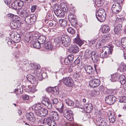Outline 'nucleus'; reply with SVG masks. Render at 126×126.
Instances as JSON below:
<instances>
[{
	"label": "nucleus",
	"instance_id": "nucleus-19",
	"mask_svg": "<svg viewBox=\"0 0 126 126\" xmlns=\"http://www.w3.org/2000/svg\"><path fill=\"white\" fill-rule=\"evenodd\" d=\"M50 116L54 120H58L59 118V117L57 112L55 111H53L50 113Z\"/></svg>",
	"mask_w": 126,
	"mask_h": 126
},
{
	"label": "nucleus",
	"instance_id": "nucleus-33",
	"mask_svg": "<svg viewBox=\"0 0 126 126\" xmlns=\"http://www.w3.org/2000/svg\"><path fill=\"white\" fill-rule=\"evenodd\" d=\"M110 38V34H105L102 36V41L104 42H106L108 41Z\"/></svg>",
	"mask_w": 126,
	"mask_h": 126
},
{
	"label": "nucleus",
	"instance_id": "nucleus-4",
	"mask_svg": "<svg viewBox=\"0 0 126 126\" xmlns=\"http://www.w3.org/2000/svg\"><path fill=\"white\" fill-rule=\"evenodd\" d=\"M64 84L68 87H72L74 85V82L72 79L69 77H65L62 79Z\"/></svg>",
	"mask_w": 126,
	"mask_h": 126
},
{
	"label": "nucleus",
	"instance_id": "nucleus-63",
	"mask_svg": "<svg viewBox=\"0 0 126 126\" xmlns=\"http://www.w3.org/2000/svg\"><path fill=\"white\" fill-rule=\"evenodd\" d=\"M114 43L116 46L119 47L120 45L121 42L118 40H115Z\"/></svg>",
	"mask_w": 126,
	"mask_h": 126
},
{
	"label": "nucleus",
	"instance_id": "nucleus-9",
	"mask_svg": "<svg viewBox=\"0 0 126 126\" xmlns=\"http://www.w3.org/2000/svg\"><path fill=\"white\" fill-rule=\"evenodd\" d=\"M35 16L34 15H30L29 14L25 18V20L27 24H31L32 22H34L35 20Z\"/></svg>",
	"mask_w": 126,
	"mask_h": 126
},
{
	"label": "nucleus",
	"instance_id": "nucleus-62",
	"mask_svg": "<svg viewBox=\"0 0 126 126\" xmlns=\"http://www.w3.org/2000/svg\"><path fill=\"white\" fill-rule=\"evenodd\" d=\"M64 63L66 64V65H68V64L70 63V61H69L68 59L67 58H65L64 60Z\"/></svg>",
	"mask_w": 126,
	"mask_h": 126
},
{
	"label": "nucleus",
	"instance_id": "nucleus-45",
	"mask_svg": "<svg viewBox=\"0 0 126 126\" xmlns=\"http://www.w3.org/2000/svg\"><path fill=\"white\" fill-rule=\"evenodd\" d=\"M40 44H41L39 43L38 41L37 42H36L33 44V46L34 48H39L41 47Z\"/></svg>",
	"mask_w": 126,
	"mask_h": 126
},
{
	"label": "nucleus",
	"instance_id": "nucleus-5",
	"mask_svg": "<svg viewBox=\"0 0 126 126\" xmlns=\"http://www.w3.org/2000/svg\"><path fill=\"white\" fill-rule=\"evenodd\" d=\"M26 117L27 121L31 125H33L36 122V119L33 113L31 112L26 114Z\"/></svg>",
	"mask_w": 126,
	"mask_h": 126
},
{
	"label": "nucleus",
	"instance_id": "nucleus-1",
	"mask_svg": "<svg viewBox=\"0 0 126 126\" xmlns=\"http://www.w3.org/2000/svg\"><path fill=\"white\" fill-rule=\"evenodd\" d=\"M96 16L98 21L101 22H103L105 19L106 16L104 10L102 8L99 9L96 13Z\"/></svg>",
	"mask_w": 126,
	"mask_h": 126
},
{
	"label": "nucleus",
	"instance_id": "nucleus-38",
	"mask_svg": "<svg viewBox=\"0 0 126 126\" xmlns=\"http://www.w3.org/2000/svg\"><path fill=\"white\" fill-rule=\"evenodd\" d=\"M52 94L54 95L55 96L58 94L59 93V90L58 87H54Z\"/></svg>",
	"mask_w": 126,
	"mask_h": 126
},
{
	"label": "nucleus",
	"instance_id": "nucleus-42",
	"mask_svg": "<svg viewBox=\"0 0 126 126\" xmlns=\"http://www.w3.org/2000/svg\"><path fill=\"white\" fill-rule=\"evenodd\" d=\"M120 81L121 84L124 85V84H125L126 80L125 77L124 75H121V76L120 77Z\"/></svg>",
	"mask_w": 126,
	"mask_h": 126
},
{
	"label": "nucleus",
	"instance_id": "nucleus-11",
	"mask_svg": "<svg viewBox=\"0 0 126 126\" xmlns=\"http://www.w3.org/2000/svg\"><path fill=\"white\" fill-rule=\"evenodd\" d=\"M18 15L21 17L25 18L30 14L28 12L22 9H20L17 11Z\"/></svg>",
	"mask_w": 126,
	"mask_h": 126
},
{
	"label": "nucleus",
	"instance_id": "nucleus-27",
	"mask_svg": "<svg viewBox=\"0 0 126 126\" xmlns=\"http://www.w3.org/2000/svg\"><path fill=\"white\" fill-rule=\"evenodd\" d=\"M38 36V33L33 32V33L30 36H29V39L27 40V42H29L31 40L33 39L36 40V38Z\"/></svg>",
	"mask_w": 126,
	"mask_h": 126
},
{
	"label": "nucleus",
	"instance_id": "nucleus-64",
	"mask_svg": "<svg viewBox=\"0 0 126 126\" xmlns=\"http://www.w3.org/2000/svg\"><path fill=\"white\" fill-rule=\"evenodd\" d=\"M96 4L97 6L98 7H100L103 4V3L101 2L100 1H98L96 2Z\"/></svg>",
	"mask_w": 126,
	"mask_h": 126
},
{
	"label": "nucleus",
	"instance_id": "nucleus-10",
	"mask_svg": "<svg viewBox=\"0 0 126 126\" xmlns=\"http://www.w3.org/2000/svg\"><path fill=\"white\" fill-rule=\"evenodd\" d=\"M96 123L99 126H107L104 119L102 118H98L96 119Z\"/></svg>",
	"mask_w": 126,
	"mask_h": 126
},
{
	"label": "nucleus",
	"instance_id": "nucleus-14",
	"mask_svg": "<svg viewBox=\"0 0 126 126\" xmlns=\"http://www.w3.org/2000/svg\"><path fill=\"white\" fill-rule=\"evenodd\" d=\"M122 29V24H118L114 28V33L118 35L120 33Z\"/></svg>",
	"mask_w": 126,
	"mask_h": 126
},
{
	"label": "nucleus",
	"instance_id": "nucleus-44",
	"mask_svg": "<svg viewBox=\"0 0 126 126\" xmlns=\"http://www.w3.org/2000/svg\"><path fill=\"white\" fill-rule=\"evenodd\" d=\"M68 32L71 34H74L75 33V30L73 28L70 27L67 29Z\"/></svg>",
	"mask_w": 126,
	"mask_h": 126
},
{
	"label": "nucleus",
	"instance_id": "nucleus-16",
	"mask_svg": "<svg viewBox=\"0 0 126 126\" xmlns=\"http://www.w3.org/2000/svg\"><path fill=\"white\" fill-rule=\"evenodd\" d=\"M121 75L119 74L115 73L111 75V78L110 80L112 82H115L116 81H120V77Z\"/></svg>",
	"mask_w": 126,
	"mask_h": 126
},
{
	"label": "nucleus",
	"instance_id": "nucleus-8",
	"mask_svg": "<svg viewBox=\"0 0 126 126\" xmlns=\"http://www.w3.org/2000/svg\"><path fill=\"white\" fill-rule=\"evenodd\" d=\"M116 98L115 96L112 95L108 96L106 97L105 101L109 104H112L115 101Z\"/></svg>",
	"mask_w": 126,
	"mask_h": 126
},
{
	"label": "nucleus",
	"instance_id": "nucleus-26",
	"mask_svg": "<svg viewBox=\"0 0 126 126\" xmlns=\"http://www.w3.org/2000/svg\"><path fill=\"white\" fill-rule=\"evenodd\" d=\"M74 43L78 44L79 46H81L83 44V42L80 39L79 37H77L74 39Z\"/></svg>",
	"mask_w": 126,
	"mask_h": 126
},
{
	"label": "nucleus",
	"instance_id": "nucleus-47",
	"mask_svg": "<svg viewBox=\"0 0 126 126\" xmlns=\"http://www.w3.org/2000/svg\"><path fill=\"white\" fill-rule=\"evenodd\" d=\"M17 0L15 1V2H13L11 4V7L14 9H17L18 8V6L17 5Z\"/></svg>",
	"mask_w": 126,
	"mask_h": 126
},
{
	"label": "nucleus",
	"instance_id": "nucleus-39",
	"mask_svg": "<svg viewBox=\"0 0 126 126\" xmlns=\"http://www.w3.org/2000/svg\"><path fill=\"white\" fill-rule=\"evenodd\" d=\"M121 7L120 5L118 7H117L114 9H113L112 10L113 12L115 14L119 13L121 11Z\"/></svg>",
	"mask_w": 126,
	"mask_h": 126
},
{
	"label": "nucleus",
	"instance_id": "nucleus-54",
	"mask_svg": "<svg viewBox=\"0 0 126 126\" xmlns=\"http://www.w3.org/2000/svg\"><path fill=\"white\" fill-rule=\"evenodd\" d=\"M71 25L74 27H76L78 24V23L76 21V19L74 21H72L70 22Z\"/></svg>",
	"mask_w": 126,
	"mask_h": 126
},
{
	"label": "nucleus",
	"instance_id": "nucleus-61",
	"mask_svg": "<svg viewBox=\"0 0 126 126\" xmlns=\"http://www.w3.org/2000/svg\"><path fill=\"white\" fill-rule=\"evenodd\" d=\"M54 12H56V11H58V10H60V9H59V7L57 4L55 5L54 6Z\"/></svg>",
	"mask_w": 126,
	"mask_h": 126
},
{
	"label": "nucleus",
	"instance_id": "nucleus-36",
	"mask_svg": "<svg viewBox=\"0 0 126 126\" xmlns=\"http://www.w3.org/2000/svg\"><path fill=\"white\" fill-rule=\"evenodd\" d=\"M109 122L111 123H113L115 121V117L113 114H110L109 116Z\"/></svg>",
	"mask_w": 126,
	"mask_h": 126
},
{
	"label": "nucleus",
	"instance_id": "nucleus-57",
	"mask_svg": "<svg viewBox=\"0 0 126 126\" xmlns=\"http://www.w3.org/2000/svg\"><path fill=\"white\" fill-rule=\"evenodd\" d=\"M54 89V87H48L46 89V91L48 92H51L52 93V92L53 89Z\"/></svg>",
	"mask_w": 126,
	"mask_h": 126
},
{
	"label": "nucleus",
	"instance_id": "nucleus-20",
	"mask_svg": "<svg viewBox=\"0 0 126 126\" xmlns=\"http://www.w3.org/2000/svg\"><path fill=\"white\" fill-rule=\"evenodd\" d=\"M42 108L41 104H36L32 107V109H34L35 113L36 115V112H39Z\"/></svg>",
	"mask_w": 126,
	"mask_h": 126
},
{
	"label": "nucleus",
	"instance_id": "nucleus-60",
	"mask_svg": "<svg viewBox=\"0 0 126 126\" xmlns=\"http://www.w3.org/2000/svg\"><path fill=\"white\" fill-rule=\"evenodd\" d=\"M64 126H78L77 124L74 123L71 125L69 123H66L65 124Z\"/></svg>",
	"mask_w": 126,
	"mask_h": 126
},
{
	"label": "nucleus",
	"instance_id": "nucleus-56",
	"mask_svg": "<svg viewBox=\"0 0 126 126\" xmlns=\"http://www.w3.org/2000/svg\"><path fill=\"white\" fill-rule=\"evenodd\" d=\"M22 98L24 100H28L29 99V96L26 95L24 94L22 96Z\"/></svg>",
	"mask_w": 126,
	"mask_h": 126
},
{
	"label": "nucleus",
	"instance_id": "nucleus-43",
	"mask_svg": "<svg viewBox=\"0 0 126 126\" xmlns=\"http://www.w3.org/2000/svg\"><path fill=\"white\" fill-rule=\"evenodd\" d=\"M17 3L18 8L19 9L21 8L24 5V3L23 1L19 0H17Z\"/></svg>",
	"mask_w": 126,
	"mask_h": 126
},
{
	"label": "nucleus",
	"instance_id": "nucleus-15",
	"mask_svg": "<svg viewBox=\"0 0 126 126\" xmlns=\"http://www.w3.org/2000/svg\"><path fill=\"white\" fill-rule=\"evenodd\" d=\"M84 68L86 72L89 74H92L95 72L92 67L90 65L85 66Z\"/></svg>",
	"mask_w": 126,
	"mask_h": 126
},
{
	"label": "nucleus",
	"instance_id": "nucleus-3",
	"mask_svg": "<svg viewBox=\"0 0 126 126\" xmlns=\"http://www.w3.org/2000/svg\"><path fill=\"white\" fill-rule=\"evenodd\" d=\"M60 40V44L65 47H67L70 44V38L67 35L62 37Z\"/></svg>",
	"mask_w": 126,
	"mask_h": 126
},
{
	"label": "nucleus",
	"instance_id": "nucleus-12",
	"mask_svg": "<svg viewBox=\"0 0 126 126\" xmlns=\"http://www.w3.org/2000/svg\"><path fill=\"white\" fill-rule=\"evenodd\" d=\"M48 111L45 109L42 108L39 112H36V115L39 116H45L48 114Z\"/></svg>",
	"mask_w": 126,
	"mask_h": 126
},
{
	"label": "nucleus",
	"instance_id": "nucleus-21",
	"mask_svg": "<svg viewBox=\"0 0 126 126\" xmlns=\"http://www.w3.org/2000/svg\"><path fill=\"white\" fill-rule=\"evenodd\" d=\"M69 51L72 53H75L78 52L79 51L78 47L77 46L74 45L70 47Z\"/></svg>",
	"mask_w": 126,
	"mask_h": 126
},
{
	"label": "nucleus",
	"instance_id": "nucleus-29",
	"mask_svg": "<svg viewBox=\"0 0 126 126\" xmlns=\"http://www.w3.org/2000/svg\"><path fill=\"white\" fill-rule=\"evenodd\" d=\"M60 9L63 11L64 12H67L68 9L66 4L63 3H62L60 5Z\"/></svg>",
	"mask_w": 126,
	"mask_h": 126
},
{
	"label": "nucleus",
	"instance_id": "nucleus-55",
	"mask_svg": "<svg viewBox=\"0 0 126 126\" xmlns=\"http://www.w3.org/2000/svg\"><path fill=\"white\" fill-rule=\"evenodd\" d=\"M74 56L73 55L70 54L67 57L69 61H70L71 63L72 62L73 60Z\"/></svg>",
	"mask_w": 126,
	"mask_h": 126
},
{
	"label": "nucleus",
	"instance_id": "nucleus-59",
	"mask_svg": "<svg viewBox=\"0 0 126 126\" xmlns=\"http://www.w3.org/2000/svg\"><path fill=\"white\" fill-rule=\"evenodd\" d=\"M48 103L45 105L46 106L47 108L49 109H51L52 108V105L51 103L49 101V102H48Z\"/></svg>",
	"mask_w": 126,
	"mask_h": 126
},
{
	"label": "nucleus",
	"instance_id": "nucleus-32",
	"mask_svg": "<svg viewBox=\"0 0 126 126\" xmlns=\"http://www.w3.org/2000/svg\"><path fill=\"white\" fill-rule=\"evenodd\" d=\"M64 100L65 101L66 104L68 106H72L74 105V102L71 99L69 98H67V99H64Z\"/></svg>",
	"mask_w": 126,
	"mask_h": 126
},
{
	"label": "nucleus",
	"instance_id": "nucleus-35",
	"mask_svg": "<svg viewBox=\"0 0 126 126\" xmlns=\"http://www.w3.org/2000/svg\"><path fill=\"white\" fill-rule=\"evenodd\" d=\"M59 23L62 27H64L66 26L67 22L64 19H61L59 21Z\"/></svg>",
	"mask_w": 126,
	"mask_h": 126
},
{
	"label": "nucleus",
	"instance_id": "nucleus-34",
	"mask_svg": "<svg viewBox=\"0 0 126 126\" xmlns=\"http://www.w3.org/2000/svg\"><path fill=\"white\" fill-rule=\"evenodd\" d=\"M68 18L69 21L70 22L76 19V17L75 15L70 13L68 15Z\"/></svg>",
	"mask_w": 126,
	"mask_h": 126
},
{
	"label": "nucleus",
	"instance_id": "nucleus-40",
	"mask_svg": "<svg viewBox=\"0 0 126 126\" xmlns=\"http://www.w3.org/2000/svg\"><path fill=\"white\" fill-rule=\"evenodd\" d=\"M85 55L88 58L91 57L92 56V52L89 50H87L85 53Z\"/></svg>",
	"mask_w": 126,
	"mask_h": 126
},
{
	"label": "nucleus",
	"instance_id": "nucleus-48",
	"mask_svg": "<svg viewBox=\"0 0 126 126\" xmlns=\"http://www.w3.org/2000/svg\"><path fill=\"white\" fill-rule=\"evenodd\" d=\"M20 18L18 16H14L13 18L12 21H14L15 22H19V20Z\"/></svg>",
	"mask_w": 126,
	"mask_h": 126
},
{
	"label": "nucleus",
	"instance_id": "nucleus-30",
	"mask_svg": "<svg viewBox=\"0 0 126 126\" xmlns=\"http://www.w3.org/2000/svg\"><path fill=\"white\" fill-rule=\"evenodd\" d=\"M12 39L13 40V41L15 43L19 42L21 39L20 35L18 34L16 35L15 34Z\"/></svg>",
	"mask_w": 126,
	"mask_h": 126
},
{
	"label": "nucleus",
	"instance_id": "nucleus-37",
	"mask_svg": "<svg viewBox=\"0 0 126 126\" xmlns=\"http://www.w3.org/2000/svg\"><path fill=\"white\" fill-rule=\"evenodd\" d=\"M126 69V65L124 64L123 63H122L118 70L120 71L123 72H124Z\"/></svg>",
	"mask_w": 126,
	"mask_h": 126
},
{
	"label": "nucleus",
	"instance_id": "nucleus-6",
	"mask_svg": "<svg viewBox=\"0 0 126 126\" xmlns=\"http://www.w3.org/2000/svg\"><path fill=\"white\" fill-rule=\"evenodd\" d=\"M63 114L64 117L69 121H72L73 120V112L71 110H64Z\"/></svg>",
	"mask_w": 126,
	"mask_h": 126
},
{
	"label": "nucleus",
	"instance_id": "nucleus-13",
	"mask_svg": "<svg viewBox=\"0 0 126 126\" xmlns=\"http://www.w3.org/2000/svg\"><path fill=\"white\" fill-rule=\"evenodd\" d=\"M28 80L30 82L34 84V86H36L37 82L36 81V78L32 75H29L27 76Z\"/></svg>",
	"mask_w": 126,
	"mask_h": 126
},
{
	"label": "nucleus",
	"instance_id": "nucleus-50",
	"mask_svg": "<svg viewBox=\"0 0 126 126\" xmlns=\"http://www.w3.org/2000/svg\"><path fill=\"white\" fill-rule=\"evenodd\" d=\"M121 44L123 47H126V38L122 39L121 42Z\"/></svg>",
	"mask_w": 126,
	"mask_h": 126
},
{
	"label": "nucleus",
	"instance_id": "nucleus-46",
	"mask_svg": "<svg viewBox=\"0 0 126 126\" xmlns=\"http://www.w3.org/2000/svg\"><path fill=\"white\" fill-rule=\"evenodd\" d=\"M49 100L46 97L44 98L41 101L42 103L45 106L49 102Z\"/></svg>",
	"mask_w": 126,
	"mask_h": 126
},
{
	"label": "nucleus",
	"instance_id": "nucleus-28",
	"mask_svg": "<svg viewBox=\"0 0 126 126\" xmlns=\"http://www.w3.org/2000/svg\"><path fill=\"white\" fill-rule=\"evenodd\" d=\"M46 40V37L43 35H41L39 37L38 40V41L39 43L43 44L45 42Z\"/></svg>",
	"mask_w": 126,
	"mask_h": 126
},
{
	"label": "nucleus",
	"instance_id": "nucleus-2",
	"mask_svg": "<svg viewBox=\"0 0 126 126\" xmlns=\"http://www.w3.org/2000/svg\"><path fill=\"white\" fill-rule=\"evenodd\" d=\"M102 52L100 54V57L102 58H107L109 54H112V49L107 47H104L102 48Z\"/></svg>",
	"mask_w": 126,
	"mask_h": 126
},
{
	"label": "nucleus",
	"instance_id": "nucleus-31",
	"mask_svg": "<svg viewBox=\"0 0 126 126\" xmlns=\"http://www.w3.org/2000/svg\"><path fill=\"white\" fill-rule=\"evenodd\" d=\"M56 109L60 113H62L63 110V106L62 104H59V106H56Z\"/></svg>",
	"mask_w": 126,
	"mask_h": 126
},
{
	"label": "nucleus",
	"instance_id": "nucleus-17",
	"mask_svg": "<svg viewBox=\"0 0 126 126\" xmlns=\"http://www.w3.org/2000/svg\"><path fill=\"white\" fill-rule=\"evenodd\" d=\"M92 60L94 63H97L99 60V56L97 53L94 51L92 52V56H91Z\"/></svg>",
	"mask_w": 126,
	"mask_h": 126
},
{
	"label": "nucleus",
	"instance_id": "nucleus-53",
	"mask_svg": "<svg viewBox=\"0 0 126 126\" xmlns=\"http://www.w3.org/2000/svg\"><path fill=\"white\" fill-rule=\"evenodd\" d=\"M120 102L126 103V97L125 96H121L120 98Z\"/></svg>",
	"mask_w": 126,
	"mask_h": 126
},
{
	"label": "nucleus",
	"instance_id": "nucleus-18",
	"mask_svg": "<svg viewBox=\"0 0 126 126\" xmlns=\"http://www.w3.org/2000/svg\"><path fill=\"white\" fill-rule=\"evenodd\" d=\"M42 120L43 121L44 124H47L49 126L54 121L53 120L52 118L51 117H49L46 118V119L44 118H42Z\"/></svg>",
	"mask_w": 126,
	"mask_h": 126
},
{
	"label": "nucleus",
	"instance_id": "nucleus-23",
	"mask_svg": "<svg viewBox=\"0 0 126 126\" xmlns=\"http://www.w3.org/2000/svg\"><path fill=\"white\" fill-rule=\"evenodd\" d=\"M84 107L85 108V110L87 113H90L92 110L93 107L91 104H86Z\"/></svg>",
	"mask_w": 126,
	"mask_h": 126
},
{
	"label": "nucleus",
	"instance_id": "nucleus-58",
	"mask_svg": "<svg viewBox=\"0 0 126 126\" xmlns=\"http://www.w3.org/2000/svg\"><path fill=\"white\" fill-rule=\"evenodd\" d=\"M120 5L118 3H114L112 6V10H113V9H114L115 8H116V7H118Z\"/></svg>",
	"mask_w": 126,
	"mask_h": 126
},
{
	"label": "nucleus",
	"instance_id": "nucleus-7",
	"mask_svg": "<svg viewBox=\"0 0 126 126\" xmlns=\"http://www.w3.org/2000/svg\"><path fill=\"white\" fill-rule=\"evenodd\" d=\"M91 78L92 79L89 82V85L91 87H95L100 85L101 82L99 79L95 78L94 77L93 78L92 76Z\"/></svg>",
	"mask_w": 126,
	"mask_h": 126
},
{
	"label": "nucleus",
	"instance_id": "nucleus-52",
	"mask_svg": "<svg viewBox=\"0 0 126 126\" xmlns=\"http://www.w3.org/2000/svg\"><path fill=\"white\" fill-rule=\"evenodd\" d=\"M23 92V89L22 88L16 89L15 90V92L16 94L22 93Z\"/></svg>",
	"mask_w": 126,
	"mask_h": 126
},
{
	"label": "nucleus",
	"instance_id": "nucleus-24",
	"mask_svg": "<svg viewBox=\"0 0 126 126\" xmlns=\"http://www.w3.org/2000/svg\"><path fill=\"white\" fill-rule=\"evenodd\" d=\"M54 13L57 16L60 17H63L64 16V12L61 9L58 10Z\"/></svg>",
	"mask_w": 126,
	"mask_h": 126
},
{
	"label": "nucleus",
	"instance_id": "nucleus-41",
	"mask_svg": "<svg viewBox=\"0 0 126 126\" xmlns=\"http://www.w3.org/2000/svg\"><path fill=\"white\" fill-rule=\"evenodd\" d=\"M81 76V73L80 72H76L74 75L73 77L76 79H79Z\"/></svg>",
	"mask_w": 126,
	"mask_h": 126
},
{
	"label": "nucleus",
	"instance_id": "nucleus-49",
	"mask_svg": "<svg viewBox=\"0 0 126 126\" xmlns=\"http://www.w3.org/2000/svg\"><path fill=\"white\" fill-rule=\"evenodd\" d=\"M52 104H57V106L59 105V104H61L60 102H59L58 99L56 98H54L52 99Z\"/></svg>",
	"mask_w": 126,
	"mask_h": 126
},
{
	"label": "nucleus",
	"instance_id": "nucleus-22",
	"mask_svg": "<svg viewBox=\"0 0 126 126\" xmlns=\"http://www.w3.org/2000/svg\"><path fill=\"white\" fill-rule=\"evenodd\" d=\"M20 24L19 22L11 21L10 23L11 27L13 29H16L19 28L20 26Z\"/></svg>",
	"mask_w": 126,
	"mask_h": 126
},
{
	"label": "nucleus",
	"instance_id": "nucleus-25",
	"mask_svg": "<svg viewBox=\"0 0 126 126\" xmlns=\"http://www.w3.org/2000/svg\"><path fill=\"white\" fill-rule=\"evenodd\" d=\"M110 31L109 27L107 25H104L102 28V32L104 33L108 32Z\"/></svg>",
	"mask_w": 126,
	"mask_h": 126
},
{
	"label": "nucleus",
	"instance_id": "nucleus-51",
	"mask_svg": "<svg viewBox=\"0 0 126 126\" xmlns=\"http://www.w3.org/2000/svg\"><path fill=\"white\" fill-rule=\"evenodd\" d=\"M99 91L98 89H95L93 91L92 94V95L95 96V95H99Z\"/></svg>",
	"mask_w": 126,
	"mask_h": 126
}]
</instances>
